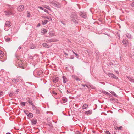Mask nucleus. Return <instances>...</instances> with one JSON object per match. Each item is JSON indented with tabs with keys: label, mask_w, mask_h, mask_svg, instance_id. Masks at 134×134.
<instances>
[{
	"label": "nucleus",
	"mask_w": 134,
	"mask_h": 134,
	"mask_svg": "<svg viewBox=\"0 0 134 134\" xmlns=\"http://www.w3.org/2000/svg\"><path fill=\"white\" fill-rule=\"evenodd\" d=\"M1 61L4 62L6 59V55L1 50Z\"/></svg>",
	"instance_id": "1"
},
{
	"label": "nucleus",
	"mask_w": 134,
	"mask_h": 134,
	"mask_svg": "<svg viewBox=\"0 0 134 134\" xmlns=\"http://www.w3.org/2000/svg\"><path fill=\"white\" fill-rule=\"evenodd\" d=\"M108 76L109 77L112 78H114L115 79H117L118 77L115 76L112 73H108L107 74Z\"/></svg>",
	"instance_id": "2"
},
{
	"label": "nucleus",
	"mask_w": 134,
	"mask_h": 134,
	"mask_svg": "<svg viewBox=\"0 0 134 134\" xmlns=\"http://www.w3.org/2000/svg\"><path fill=\"white\" fill-rule=\"evenodd\" d=\"M52 5L54 6L57 8H60L61 7V5L59 3L56 2L53 3H51Z\"/></svg>",
	"instance_id": "3"
},
{
	"label": "nucleus",
	"mask_w": 134,
	"mask_h": 134,
	"mask_svg": "<svg viewBox=\"0 0 134 134\" xmlns=\"http://www.w3.org/2000/svg\"><path fill=\"white\" fill-rule=\"evenodd\" d=\"M17 10L18 11L21 12L24 10V7L23 5H21L19 6L17 8Z\"/></svg>",
	"instance_id": "4"
},
{
	"label": "nucleus",
	"mask_w": 134,
	"mask_h": 134,
	"mask_svg": "<svg viewBox=\"0 0 134 134\" xmlns=\"http://www.w3.org/2000/svg\"><path fill=\"white\" fill-rule=\"evenodd\" d=\"M122 42L123 45L125 46H127L128 42L127 40L126 39H124L122 40Z\"/></svg>",
	"instance_id": "5"
},
{
	"label": "nucleus",
	"mask_w": 134,
	"mask_h": 134,
	"mask_svg": "<svg viewBox=\"0 0 134 134\" xmlns=\"http://www.w3.org/2000/svg\"><path fill=\"white\" fill-rule=\"evenodd\" d=\"M44 41L47 43H50L55 42V41L53 39H45Z\"/></svg>",
	"instance_id": "6"
},
{
	"label": "nucleus",
	"mask_w": 134,
	"mask_h": 134,
	"mask_svg": "<svg viewBox=\"0 0 134 134\" xmlns=\"http://www.w3.org/2000/svg\"><path fill=\"white\" fill-rule=\"evenodd\" d=\"M80 15L83 18H85L86 17V14L85 13L81 12L79 13Z\"/></svg>",
	"instance_id": "7"
},
{
	"label": "nucleus",
	"mask_w": 134,
	"mask_h": 134,
	"mask_svg": "<svg viewBox=\"0 0 134 134\" xmlns=\"http://www.w3.org/2000/svg\"><path fill=\"white\" fill-rule=\"evenodd\" d=\"M44 72V71L42 70H40L38 71H37V74L38 76H40L41 75H42V74Z\"/></svg>",
	"instance_id": "8"
},
{
	"label": "nucleus",
	"mask_w": 134,
	"mask_h": 134,
	"mask_svg": "<svg viewBox=\"0 0 134 134\" xmlns=\"http://www.w3.org/2000/svg\"><path fill=\"white\" fill-rule=\"evenodd\" d=\"M37 120L36 119H34L31 121L32 124L33 125H35L37 123Z\"/></svg>",
	"instance_id": "9"
},
{
	"label": "nucleus",
	"mask_w": 134,
	"mask_h": 134,
	"mask_svg": "<svg viewBox=\"0 0 134 134\" xmlns=\"http://www.w3.org/2000/svg\"><path fill=\"white\" fill-rule=\"evenodd\" d=\"M11 22L10 21H7L5 23V24L4 26H7L10 27L11 26L10 25Z\"/></svg>",
	"instance_id": "10"
},
{
	"label": "nucleus",
	"mask_w": 134,
	"mask_h": 134,
	"mask_svg": "<svg viewBox=\"0 0 134 134\" xmlns=\"http://www.w3.org/2000/svg\"><path fill=\"white\" fill-rule=\"evenodd\" d=\"M42 45L44 47L46 48H48L51 47L48 44L46 43H43L42 44Z\"/></svg>",
	"instance_id": "11"
},
{
	"label": "nucleus",
	"mask_w": 134,
	"mask_h": 134,
	"mask_svg": "<svg viewBox=\"0 0 134 134\" xmlns=\"http://www.w3.org/2000/svg\"><path fill=\"white\" fill-rule=\"evenodd\" d=\"M58 78L57 77L54 78L53 80V82L55 83H56L57 82H58Z\"/></svg>",
	"instance_id": "12"
},
{
	"label": "nucleus",
	"mask_w": 134,
	"mask_h": 134,
	"mask_svg": "<svg viewBox=\"0 0 134 134\" xmlns=\"http://www.w3.org/2000/svg\"><path fill=\"white\" fill-rule=\"evenodd\" d=\"M71 18L72 19H77V14L76 13H74L73 14H72L71 16Z\"/></svg>",
	"instance_id": "13"
},
{
	"label": "nucleus",
	"mask_w": 134,
	"mask_h": 134,
	"mask_svg": "<svg viewBox=\"0 0 134 134\" xmlns=\"http://www.w3.org/2000/svg\"><path fill=\"white\" fill-rule=\"evenodd\" d=\"M63 79V81L64 83H66L67 79L66 77L65 76L62 77Z\"/></svg>",
	"instance_id": "14"
},
{
	"label": "nucleus",
	"mask_w": 134,
	"mask_h": 134,
	"mask_svg": "<svg viewBox=\"0 0 134 134\" xmlns=\"http://www.w3.org/2000/svg\"><path fill=\"white\" fill-rule=\"evenodd\" d=\"M92 110H90L88 111H86L85 113L86 115H88L89 114H91L92 113Z\"/></svg>",
	"instance_id": "15"
},
{
	"label": "nucleus",
	"mask_w": 134,
	"mask_h": 134,
	"mask_svg": "<svg viewBox=\"0 0 134 134\" xmlns=\"http://www.w3.org/2000/svg\"><path fill=\"white\" fill-rule=\"evenodd\" d=\"M126 36V37L130 39H131L132 38V35L130 34H127Z\"/></svg>",
	"instance_id": "16"
},
{
	"label": "nucleus",
	"mask_w": 134,
	"mask_h": 134,
	"mask_svg": "<svg viewBox=\"0 0 134 134\" xmlns=\"http://www.w3.org/2000/svg\"><path fill=\"white\" fill-rule=\"evenodd\" d=\"M19 79H13L12 80V82L14 83H16L19 81Z\"/></svg>",
	"instance_id": "17"
},
{
	"label": "nucleus",
	"mask_w": 134,
	"mask_h": 134,
	"mask_svg": "<svg viewBox=\"0 0 134 134\" xmlns=\"http://www.w3.org/2000/svg\"><path fill=\"white\" fill-rule=\"evenodd\" d=\"M88 105L87 104H84L82 107V109H85L88 107Z\"/></svg>",
	"instance_id": "18"
},
{
	"label": "nucleus",
	"mask_w": 134,
	"mask_h": 134,
	"mask_svg": "<svg viewBox=\"0 0 134 134\" xmlns=\"http://www.w3.org/2000/svg\"><path fill=\"white\" fill-rule=\"evenodd\" d=\"M4 12L5 14L7 15H11L12 14V13L10 11H4Z\"/></svg>",
	"instance_id": "19"
},
{
	"label": "nucleus",
	"mask_w": 134,
	"mask_h": 134,
	"mask_svg": "<svg viewBox=\"0 0 134 134\" xmlns=\"http://www.w3.org/2000/svg\"><path fill=\"white\" fill-rule=\"evenodd\" d=\"M47 32V30L44 28H43L41 29V33L45 34Z\"/></svg>",
	"instance_id": "20"
},
{
	"label": "nucleus",
	"mask_w": 134,
	"mask_h": 134,
	"mask_svg": "<svg viewBox=\"0 0 134 134\" xmlns=\"http://www.w3.org/2000/svg\"><path fill=\"white\" fill-rule=\"evenodd\" d=\"M5 41L6 42L10 41L11 40V38L8 37H5Z\"/></svg>",
	"instance_id": "21"
},
{
	"label": "nucleus",
	"mask_w": 134,
	"mask_h": 134,
	"mask_svg": "<svg viewBox=\"0 0 134 134\" xmlns=\"http://www.w3.org/2000/svg\"><path fill=\"white\" fill-rule=\"evenodd\" d=\"M77 19H72L71 18V20L75 23H78L77 21Z\"/></svg>",
	"instance_id": "22"
},
{
	"label": "nucleus",
	"mask_w": 134,
	"mask_h": 134,
	"mask_svg": "<svg viewBox=\"0 0 134 134\" xmlns=\"http://www.w3.org/2000/svg\"><path fill=\"white\" fill-rule=\"evenodd\" d=\"M47 125L51 129H52L53 127V126L52 124L51 123H48L47 124Z\"/></svg>",
	"instance_id": "23"
},
{
	"label": "nucleus",
	"mask_w": 134,
	"mask_h": 134,
	"mask_svg": "<svg viewBox=\"0 0 134 134\" xmlns=\"http://www.w3.org/2000/svg\"><path fill=\"white\" fill-rule=\"evenodd\" d=\"M27 116L30 118H31L33 116V115L31 113L28 114Z\"/></svg>",
	"instance_id": "24"
},
{
	"label": "nucleus",
	"mask_w": 134,
	"mask_h": 134,
	"mask_svg": "<svg viewBox=\"0 0 134 134\" xmlns=\"http://www.w3.org/2000/svg\"><path fill=\"white\" fill-rule=\"evenodd\" d=\"M110 92L113 96H114L115 97H117V95L114 92L111 91V92Z\"/></svg>",
	"instance_id": "25"
},
{
	"label": "nucleus",
	"mask_w": 134,
	"mask_h": 134,
	"mask_svg": "<svg viewBox=\"0 0 134 134\" xmlns=\"http://www.w3.org/2000/svg\"><path fill=\"white\" fill-rule=\"evenodd\" d=\"M48 22V21L47 20H46L42 22V25H44L46 24Z\"/></svg>",
	"instance_id": "26"
},
{
	"label": "nucleus",
	"mask_w": 134,
	"mask_h": 134,
	"mask_svg": "<svg viewBox=\"0 0 134 134\" xmlns=\"http://www.w3.org/2000/svg\"><path fill=\"white\" fill-rule=\"evenodd\" d=\"M9 95L10 97H12L14 96V94L13 92H11L9 94Z\"/></svg>",
	"instance_id": "27"
},
{
	"label": "nucleus",
	"mask_w": 134,
	"mask_h": 134,
	"mask_svg": "<svg viewBox=\"0 0 134 134\" xmlns=\"http://www.w3.org/2000/svg\"><path fill=\"white\" fill-rule=\"evenodd\" d=\"M88 85L90 86L91 88L92 89H95V88H96L94 86H93V85H91L90 83H89L88 84Z\"/></svg>",
	"instance_id": "28"
},
{
	"label": "nucleus",
	"mask_w": 134,
	"mask_h": 134,
	"mask_svg": "<svg viewBox=\"0 0 134 134\" xmlns=\"http://www.w3.org/2000/svg\"><path fill=\"white\" fill-rule=\"evenodd\" d=\"M35 110H36V113L37 114H38L40 113V110L37 108Z\"/></svg>",
	"instance_id": "29"
},
{
	"label": "nucleus",
	"mask_w": 134,
	"mask_h": 134,
	"mask_svg": "<svg viewBox=\"0 0 134 134\" xmlns=\"http://www.w3.org/2000/svg\"><path fill=\"white\" fill-rule=\"evenodd\" d=\"M9 27L6 26H4V29L6 31H8L9 29Z\"/></svg>",
	"instance_id": "30"
},
{
	"label": "nucleus",
	"mask_w": 134,
	"mask_h": 134,
	"mask_svg": "<svg viewBox=\"0 0 134 134\" xmlns=\"http://www.w3.org/2000/svg\"><path fill=\"white\" fill-rule=\"evenodd\" d=\"M28 102L29 103V104L31 105H32V104H34V103L32 102V100H31L30 98H29V99H28Z\"/></svg>",
	"instance_id": "31"
},
{
	"label": "nucleus",
	"mask_w": 134,
	"mask_h": 134,
	"mask_svg": "<svg viewBox=\"0 0 134 134\" xmlns=\"http://www.w3.org/2000/svg\"><path fill=\"white\" fill-rule=\"evenodd\" d=\"M35 46L33 44L31 45L30 46V48L31 49H34L35 48Z\"/></svg>",
	"instance_id": "32"
},
{
	"label": "nucleus",
	"mask_w": 134,
	"mask_h": 134,
	"mask_svg": "<svg viewBox=\"0 0 134 134\" xmlns=\"http://www.w3.org/2000/svg\"><path fill=\"white\" fill-rule=\"evenodd\" d=\"M129 80L131 82H134V79H133L131 77H129Z\"/></svg>",
	"instance_id": "33"
},
{
	"label": "nucleus",
	"mask_w": 134,
	"mask_h": 134,
	"mask_svg": "<svg viewBox=\"0 0 134 134\" xmlns=\"http://www.w3.org/2000/svg\"><path fill=\"white\" fill-rule=\"evenodd\" d=\"M122 128V127L121 126L119 127H115V129H116V130L118 129V130H121Z\"/></svg>",
	"instance_id": "34"
},
{
	"label": "nucleus",
	"mask_w": 134,
	"mask_h": 134,
	"mask_svg": "<svg viewBox=\"0 0 134 134\" xmlns=\"http://www.w3.org/2000/svg\"><path fill=\"white\" fill-rule=\"evenodd\" d=\"M104 94H105L107 95L108 96H110L111 95V94L105 91H104Z\"/></svg>",
	"instance_id": "35"
},
{
	"label": "nucleus",
	"mask_w": 134,
	"mask_h": 134,
	"mask_svg": "<svg viewBox=\"0 0 134 134\" xmlns=\"http://www.w3.org/2000/svg\"><path fill=\"white\" fill-rule=\"evenodd\" d=\"M49 34L50 36H53L54 34L51 31H49Z\"/></svg>",
	"instance_id": "36"
},
{
	"label": "nucleus",
	"mask_w": 134,
	"mask_h": 134,
	"mask_svg": "<svg viewBox=\"0 0 134 134\" xmlns=\"http://www.w3.org/2000/svg\"><path fill=\"white\" fill-rule=\"evenodd\" d=\"M31 105H32V109L34 110H35L37 108L35 106L34 103L32 104Z\"/></svg>",
	"instance_id": "37"
},
{
	"label": "nucleus",
	"mask_w": 134,
	"mask_h": 134,
	"mask_svg": "<svg viewBox=\"0 0 134 134\" xmlns=\"http://www.w3.org/2000/svg\"><path fill=\"white\" fill-rule=\"evenodd\" d=\"M23 63H22L21 64V63H20L19 64V66L21 68H22L23 69L24 68L23 67Z\"/></svg>",
	"instance_id": "38"
},
{
	"label": "nucleus",
	"mask_w": 134,
	"mask_h": 134,
	"mask_svg": "<svg viewBox=\"0 0 134 134\" xmlns=\"http://www.w3.org/2000/svg\"><path fill=\"white\" fill-rule=\"evenodd\" d=\"M44 7L47 9H49V10H50V8L48 6H47L46 5H45L44 6Z\"/></svg>",
	"instance_id": "39"
},
{
	"label": "nucleus",
	"mask_w": 134,
	"mask_h": 134,
	"mask_svg": "<svg viewBox=\"0 0 134 134\" xmlns=\"http://www.w3.org/2000/svg\"><path fill=\"white\" fill-rule=\"evenodd\" d=\"M57 93L54 91H53L52 94L53 96H55L57 95Z\"/></svg>",
	"instance_id": "40"
},
{
	"label": "nucleus",
	"mask_w": 134,
	"mask_h": 134,
	"mask_svg": "<svg viewBox=\"0 0 134 134\" xmlns=\"http://www.w3.org/2000/svg\"><path fill=\"white\" fill-rule=\"evenodd\" d=\"M81 85L84 87L85 86H86V87H87V88H88V89L89 88V87H88V86L86 84H82Z\"/></svg>",
	"instance_id": "41"
},
{
	"label": "nucleus",
	"mask_w": 134,
	"mask_h": 134,
	"mask_svg": "<svg viewBox=\"0 0 134 134\" xmlns=\"http://www.w3.org/2000/svg\"><path fill=\"white\" fill-rule=\"evenodd\" d=\"M21 104L23 106H24L25 105V102H21Z\"/></svg>",
	"instance_id": "42"
},
{
	"label": "nucleus",
	"mask_w": 134,
	"mask_h": 134,
	"mask_svg": "<svg viewBox=\"0 0 134 134\" xmlns=\"http://www.w3.org/2000/svg\"><path fill=\"white\" fill-rule=\"evenodd\" d=\"M30 16V13L29 12H28V13H27V17H29Z\"/></svg>",
	"instance_id": "43"
},
{
	"label": "nucleus",
	"mask_w": 134,
	"mask_h": 134,
	"mask_svg": "<svg viewBox=\"0 0 134 134\" xmlns=\"http://www.w3.org/2000/svg\"><path fill=\"white\" fill-rule=\"evenodd\" d=\"M131 6L132 7H134V2H132L131 4Z\"/></svg>",
	"instance_id": "44"
},
{
	"label": "nucleus",
	"mask_w": 134,
	"mask_h": 134,
	"mask_svg": "<svg viewBox=\"0 0 134 134\" xmlns=\"http://www.w3.org/2000/svg\"><path fill=\"white\" fill-rule=\"evenodd\" d=\"M29 58L30 59H33V56H30L29 57Z\"/></svg>",
	"instance_id": "45"
},
{
	"label": "nucleus",
	"mask_w": 134,
	"mask_h": 134,
	"mask_svg": "<svg viewBox=\"0 0 134 134\" xmlns=\"http://www.w3.org/2000/svg\"><path fill=\"white\" fill-rule=\"evenodd\" d=\"M3 70H1V74L2 75H3Z\"/></svg>",
	"instance_id": "46"
},
{
	"label": "nucleus",
	"mask_w": 134,
	"mask_h": 134,
	"mask_svg": "<svg viewBox=\"0 0 134 134\" xmlns=\"http://www.w3.org/2000/svg\"><path fill=\"white\" fill-rule=\"evenodd\" d=\"M38 8L42 10H43L44 9L41 7H39Z\"/></svg>",
	"instance_id": "47"
},
{
	"label": "nucleus",
	"mask_w": 134,
	"mask_h": 134,
	"mask_svg": "<svg viewBox=\"0 0 134 134\" xmlns=\"http://www.w3.org/2000/svg\"><path fill=\"white\" fill-rule=\"evenodd\" d=\"M73 53H74V54L76 56H78V55L76 54V53L75 52H73Z\"/></svg>",
	"instance_id": "48"
},
{
	"label": "nucleus",
	"mask_w": 134,
	"mask_h": 134,
	"mask_svg": "<svg viewBox=\"0 0 134 134\" xmlns=\"http://www.w3.org/2000/svg\"><path fill=\"white\" fill-rule=\"evenodd\" d=\"M40 26V24L39 23L37 25V27H39Z\"/></svg>",
	"instance_id": "49"
},
{
	"label": "nucleus",
	"mask_w": 134,
	"mask_h": 134,
	"mask_svg": "<svg viewBox=\"0 0 134 134\" xmlns=\"http://www.w3.org/2000/svg\"><path fill=\"white\" fill-rule=\"evenodd\" d=\"M3 94V93L2 91H1V97Z\"/></svg>",
	"instance_id": "50"
},
{
	"label": "nucleus",
	"mask_w": 134,
	"mask_h": 134,
	"mask_svg": "<svg viewBox=\"0 0 134 134\" xmlns=\"http://www.w3.org/2000/svg\"><path fill=\"white\" fill-rule=\"evenodd\" d=\"M27 111H24V112L27 115H28V113H27Z\"/></svg>",
	"instance_id": "51"
},
{
	"label": "nucleus",
	"mask_w": 134,
	"mask_h": 134,
	"mask_svg": "<svg viewBox=\"0 0 134 134\" xmlns=\"http://www.w3.org/2000/svg\"><path fill=\"white\" fill-rule=\"evenodd\" d=\"M44 11H45V12H47V13H48V11L47 10V9H44L43 10Z\"/></svg>",
	"instance_id": "52"
},
{
	"label": "nucleus",
	"mask_w": 134,
	"mask_h": 134,
	"mask_svg": "<svg viewBox=\"0 0 134 134\" xmlns=\"http://www.w3.org/2000/svg\"><path fill=\"white\" fill-rule=\"evenodd\" d=\"M106 134H110L109 131H106Z\"/></svg>",
	"instance_id": "53"
},
{
	"label": "nucleus",
	"mask_w": 134,
	"mask_h": 134,
	"mask_svg": "<svg viewBox=\"0 0 134 134\" xmlns=\"http://www.w3.org/2000/svg\"><path fill=\"white\" fill-rule=\"evenodd\" d=\"M115 71V72L118 74H119V72L117 71H116V70H114Z\"/></svg>",
	"instance_id": "54"
},
{
	"label": "nucleus",
	"mask_w": 134,
	"mask_h": 134,
	"mask_svg": "<svg viewBox=\"0 0 134 134\" xmlns=\"http://www.w3.org/2000/svg\"><path fill=\"white\" fill-rule=\"evenodd\" d=\"M3 119H1V122H2V121H3ZM2 123L3 124H4V122H2Z\"/></svg>",
	"instance_id": "55"
},
{
	"label": "nucleus",
	"mask_w": 134,
	"mask_h": 134,
	"mask_svg": "<svg viewBox=\"0 0 134 134\" xmlns=\"http://www.w3.org/2000/svg\"><path fill=\"white\" fill-rule=\"evenodd\" d=\"M64 53L67 56L68 55V54L66 52H64Z\"/></svg>",
	"instance_id": "56"
},
{
	"label": "nucleus",
	"mask_w": 134,
	"mask_h": 134,
	"mask_svg": "<svg viewBox=\"0 0 134 134\" xmlns=\"http://www.w3.org/2000/svg\"><path fill=\"white\" fill-rule=\"evenodd\" d=\"M26 83H29V84H31V85H32V83H29V82H26Z\"/></svg>",
	"instance_id": "57"
},
{
	"label": "nucleus",
	"mask_w": 134,
	"mask_h": 134,
	"mask_svg": "<svg viewBox=\"0 0 134 134\" xmlns=\"http://www.w3.org/2000/svg\"><path fill=\"white\" fill-rule=\"evenodd\" d=\"M74 58V57H71V58H70V59H73Z\"/></svg>",
	"instance_id": "58"
},
{
	"label": "nucleus",
	"mask_w": 134,
	"mask_h": 134,
	"mask_svg": "<svg viewBox=\"0 0 134 134\" xmlns=\"http://www.w3.org/2000/svg\"><path fill=\"white\" fill-rule=\"evenodd\" d=\"M76 80H80V79L79 78H77L76 79Z\"/></svg>",
	"instance_id": "59"
},
{
	"label": "nucleus",
	"mask_w": 134,
	"mask_h": 134,
	"mask_svg": "<svg viewBox=\"0 0 134 134\" xmlns=\"http://www.w3.org/2000/svg\"><path fill=\"white\" fill-rule=\"evenodd\" d=\"M6 134H11L9 132L7 133Z\"/></svg>",
	"instance_id": "60"
},
{
	"label": "nucleus",
	"mask_w": 134,
	"mask_h": 134,
	"mask_svg": "<svg viewBox=\"0 0 134 134\" xmlns=\"http://www.w3.org/2000/svg\"><path fill=\"white\" fill-rule=\"evenodd\" d=\"M67 92L68 93H70V92L68 91V90L67 91Z\"/></svg>",
	"instance_id": "61"
},
{
	"label": "nucleus",
	"mask_w": 134,
	"mask_h": 134,
	"mask_svg": "<svg viewBox=\"0 0 134 134\" xmlns=\"http://www.w3.org/2000/svg\"><path fill=\"white\" fill-rule=\"evenodd\" d=\"M19 91V90L18 89H17L16 90V92H18Z\"/></svg>",
	"instance_id": "62"
},
{
	"label": "nucleus",
	"mask_w": 134,
	"mask_h": 134,
	"mask_svg": "<svg viewBox=\"0 0 134 134\" xmlns=\"http://www.w3.org/2000/svg\"><path fill=\"white\" fill-rule=\"evenodd\" d=\"M46 18L48 19H49L48 17H46Z\"/></svg>",
	"instance_id": "63"
},
{
	"label": "nucleus",
	"mask_w": 134,
	"mask_h": 134,
	"mask_svg": "<svg viewBox=\"0 0 134 134\" xmlns=\"http://www.w3.org/2000/svg\"><path fill=\"white\" fill-rule=\"evenodd\" d=\"M21 48V47H19V48H18V49H20Z\"/></svg>",
	"instance_id": "64"
}]
</instances>
